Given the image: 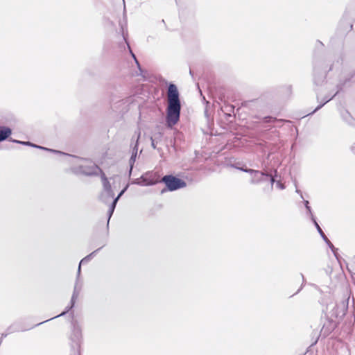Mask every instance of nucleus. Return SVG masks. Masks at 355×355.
Here are the masks:
<instances>
[{"label":"nucleus","mask_w":355,"mask_h":355,"mask_svg":"<svg viewBox=\"0 0 355 355\" xmlns=\"http://www.w3.org/2000/svg\"><path fill=\"white\" fill-rule=\"evenodd\" d=\"M14 141L16 143L22 144L24 145H28V146H33L35 148H38L48 150V151H51L53 153L66 155V154L62 153L60 151H57L55 150H51L49 148L37 146V145L33 144L28 141L25 142V141H19L17 140H14ZM67 156L69 159V162L72 165L71 171L76 174H84V175H92L96 174L98 173V171H100V168L98 167V166L89 159L80 158V157H78L71 156L69 155H67Z\"/></svg>","instance_id":"1"},{"label":"nucleus","mask_w":355,"mask_h":355,"mask_svg":"<svg viewBox=\"0 0 355 355\" xmlns=\"http://www.w3.org/2000/svg\"><path fill=\"white\" fill-rule=\"evenodd\" d=\"M168 107L166 109V124L172 128L179 121L181 105L179 92L174 84H170L167 92Z\"/></svg>","instance_id":"2"},{"label":"nucleus","mask_w":355,"mask_h":355,"mask_svg":"<svg viewBox=\"0 0 355 355\" xmlns=\"http://www.w3.org/2000/svg\"><path fill=\"white\" fill-rule=\"evenodd\" d=\"M162 181L164 182L169 191H175L186 187V182L172 175H165Z\"/></svg>","instance_id":"3"},{"label":"nucleus","mask_w":355,"mask_h":355,"mask_svg":"<svg viewBox=\"0 0 355 355\" xmlns=\"http://www.w3.org/2000/svg\"><path fill=\"white\" fill-rule=\"evenodd\" d=\"M239 170L249 173L251 175V183L252 184H258L263 180V178L265 176H269L268 174L265 173L263 172H260L259 171H255L253 169H247L244 168H238Z\"/></svg>","instance_id":"4"},{"label":"nucleus","mask_w":355,"mask_h":355,"mask_svg":"<svg viewBox=\"0 0 355 355\" xmlns=\"http://www.w3.org/2000/svg\"><path fill=\"white\" fill-rule=\"evenodd\" d=\"M101 180L103 182L104 191L106 192L111 198H113L114 193L112 192L111 185L104 173H102L101 175Z\"/></svg>","instance_id":"5"},{"label":"nucleus","mask_w":355,"mask_h":355,"mask_svg":"<svg viewBox=\"0 0 355 355\" xmlns=\"http://www.w3.org/2000/svg\"><path fill=\"white\" fill-rule=\"evenodd\" d=\"M140 131H139L137 133V138H136V144H135V146H134V148H133V152H132V156L130 159V170H132V165L133 164L135 163V160H136V157H137V144H138V141L139 139V137H140Z\"/></svg>","instance_id":"6"},{"label":"nucleus","mask_w":355,"mask_h":355,"mask_svg":"<svg viewBox=\"0 0 355 355\" xmlns=\"http://www.w3.org/2000/svg\"><path fill=\"white\" fill-rule=\"evenodd\" d=\"M157 182V180L150 179L148 180L146 177H141L140 179L136 180L135 182V184H138L140 185H153Z\"/></svg>","instance_id":"7"},{"label":"nucleus","mask_w":355,"mask_h":355,"mask_svg":"<svg viewBox=\"0 0 355 355\" xmlns=\"http://www.w3.org/2000/svg\"><path fill=\"white\" fill-rule=\"evenodd\" d=\"M12 133L10 128L6 126L0 127V141L6 139Z\"/></svg>","instance_id":"8"},{"label":"nucleus","mask_w":355,"mask_h":355,"mask_svg":"<svg viewBox=\"0 0 355 355\" xmlns=\"http://www.w3.org/2000/svg\"><path fill=\"white\" fill-rule=\"evenodd\" d=\"M128 188V186H126L121 192L118 195V196L114 200V201L112 202L110 207V209H109V218H110L111 216L112 215L113 212H114V208L116 207V202L117 201L119 200V199L120 198V197L124 193V192L126 191ZM110 219H108L109 220Z\"/></svg>","instance_id":"9"},{"label":"nucleus","mask_w":355,"mask_h":355,"mask_svg":"<svg viewBox=\"0 0 355 355\" xmlns=\"http://www.w3.org/2000/svg\"><path fill=\"white\" fill-rule=\"evenodd\" d=\"M315 225V226L316 227L318 232L320 233V234L321 235V236L324 239V240L327 243H329L331 247L333 248V245L332 243L328 240V239L327 238V236H325V234H324V232H322V229L320 228V227L319 226V225L318 224V223L316 222L315 218L313 216H312V219H311Z\"/></svg>","instance_id":"10"},{"label":"nucleus","mask_w":355,"mask_h":355,"mask_svg":"<svg viewBox=\"0 0 355 355\" xmlns=\"http://www.w3.org/2000/svg\"><path fill=\"white\" fill-rule=\"evenodd\" d=\"M97 250L96 251H94L93 252H92L90 254H89L88 256L85 257V258H83L80 262V264H79V266H78V275L80 274V266H81V264H84L85 263H87L89 262L92 258L94 256V254H96Z\"/></svg>","instance_id":"11"},{"label":"nucleus","mask_w":355,"mask_h":355,"mask_svg":"<svg viewBox=\"0 0 355 355\" xmlns=\"http://www.w3.org/2000/svg\"><path fill=\"white\" fill-rule=\"evenodd\" d=\"M77 297H78V293L76 291V288H75L74 292H73V296H72V298H71V302H72L71 306L69 308H68V309L66 311L62 312L58 316L64 315L67 311H68L69 310V309H71L73 306L75 299H76Z\"/></svg>","instance_id":"12"},{"label":"nucleus","mask_w":355,"mask_h":355,"mask_svg":"<svg viewBox=\"0 0 355 355\" xmlns=\"http://www.w3.org/2000/svg\"><path fill=\"white\" fill-rule=\"evenodd\" d=\"M309 203L308 200H305L304 201V205H305V207H306V209L307 210V213H308L309 216L312 218V216H313L312 214L311 209V207L309 205Z\"/></svg>","instance_id":"13"},{"label":"nucleus","mask_w":355,"mask_h":355,"mask_svg":"<svg viewBox=\"0 0 355 355\" xmlns=\"http://www.w3.org/2000/svg\"><path fill=\"white\" fill-rule=\"evenodd\" d=\"M276 186L278 189H281V190H283L284 189L285 187L284 185V184H282V182H280L279 181H277L276 182Z\"/></svg>","instance_id":"14"},{"label":"nucleus","mask_w":355,"mask_h":355,"mask_svg":"<svg viewBox=\"0 0 355 355\" xmlns=\"http://www.w3.org/2000/svg\"><path fill=\"white\" fill-rule=\"evenodd\" d=\"M150 139H151V146H152V147L153 148H156V144H155V139L153 137H151Z\"/></svg>","instance_id":"15"},{"label":"nucleus","mask_w":355,"mask_h":355,"mask_svg":"<svg viewBox=\"0 0 355 355\" xmlns=\"http://www.w3.org/2000/svg\"><path fill=\"white\" fill-rule=\"evenodd\" d=\"M330 99L331 98L327 99L323 104H322V105H319L318 107H317L316 109L313 112H314L316 110H319L324 103H327Z\"/></svg>","instance_id":"16"},{"label":"nucleus","mask_w":355,"mask_h":355,"mask_svg":"<svg viewBox=\"0 0 355 355\" xmlns=\"http://www.w3.org/2000/svg\"><path fill=\"white\" fill-rule=\"evenodd\" d=\"M275 182V180L273 177H270V182H271V184L272 185Z\"/></svg>","instance_id":"17"},{"label":"nucleus","mask_w":355,"mask_h":355,"mask_svg":"<svg viewBox=\"0 0 355 355\" xmlns=\"http://www.w3.org/2000/svg\"><path fill=\"white\" fill-rule=\"evenodd\" d=\"M130 53H131V54H132V57L134 58V59L135 60V61H136L137 64H139V63H138V61L137 60V59H136V58H135V54H134V53H132V52L131 51H130Z\"/></svg>","instance_id":"18"},{"label":"nucleus","mask_w":355,"mask_h":355,"mask_svg":"<svg viewBox=\"0 0 355 355\" xmlns=\"http://www.w3.org/2000/svg\"><path fill=\"white\" fill-rule=\"evenodd\" d=\"M296 193H300V194L301 198H303V196H302V193H301V191H300V190L296 189Z\"/></svg>","instance_id":"19"},{"label":"nucleus","mask_w":355,"mask_h":355,"mask_svg":"<svg viewBox=\"0 0 355 355\" xmlns=\"http://www.w3.org/2000/svg\"><path fill=\"white\" fill-rule=\"evenodd\" d=\"M328 245H329V247L331 248V250H332L333 251H334V246H333V248H332V247H331V245H330L329 243H328ZM334 254H336V252H334Z\"/></svg>","instance_id":"20"},{"label":"nucleus","mask_w":355,"mask_h":355,"mask_svg":"<svg viewBox=\"0 0 355 355\" xmlns=\"http://www.w3.org/2000/svg\"><path fill=\"white\" fill-rule=\"evenodd\" d=\"M6 336H7V334H2V338L6 337Z\"/></svg>","instance_id":"21"}]
</instances>
